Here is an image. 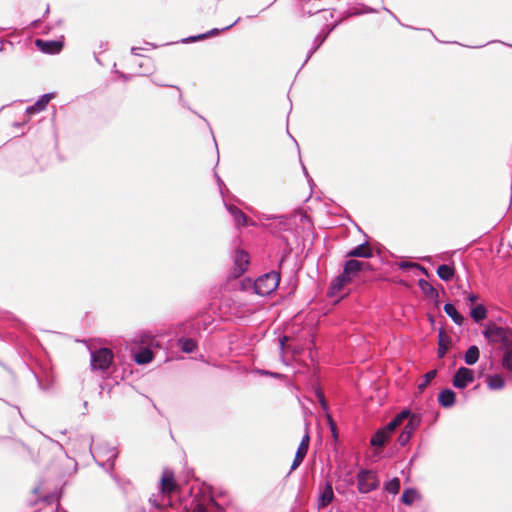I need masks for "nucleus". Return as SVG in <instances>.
Returning a JSON list of instances; mask_svg holds the SVG:
<instances>
[{"label":"nucleus","instance_id":"obj_1","mask_svg":"<svg viewBox=\"0 0 512 512\" xmlns=\"http://www.w3.org/2000/svg\"><path fill=\"white\" fill-rule=\"evenodd\" d=\"M368 266L367 263L355 259L348 260L344 265L343 273L340 274L332 283L334 289L340 290L348 284L358 273Z\"/></svg>","mask_w":512,"mask_h":512},{"label":"nucleus","instance_id":"obj_2","mask_svg":"<svg viewBox=\"0 0 512 512\" xmlns=\"http://www.w3.org/2000/svg\"><path fill=\"white\" fill-rule=\"evenodd\" d=\"M280 281V275L277 272H269L258 277L254 282V290L260 296H266L274 292Z\"/></svg>","mask_w":512,"mask_h":512},{"label":"nucleus","instance_id":"obj_3","mask_svg":"<svg viewBox=\"0 0 512 512\" xmlns=\"http://www.w3.org/2000/svg\"><path fill=\"white\" fill-rule=\"evenodd\" d=\"M483 335L491 342H500L504 349L512 346V331L510 329L491 325L484 330Z\"/></svg>","mask_w":512,"mask_h":512},{"label":"nucleus","instance_id":"obj_4","mask_svg":"<svg viewBox=\"0 0 512 512\" xmlns=\"http://www.w3.org/2000/svg\"><path fill=\"white\" fill-rule=\"evenodd\" d=\"M118 456V451L114 446L103 445L95 448L93 457L97 463L102 467H107L111 471L114 468L115 459Z\"/></svg>","mask_w":512,"mask_h":512},{"label":"nucleus","instance_id":"obj_5","mask_svg":"<svg viewBox=\"0 0 512 512\" xmlns=\"http://www.w3.org/2000/svg\"><path fill=\"white\" fill-rule=\"evenodd\" d=\"M357 487L362 494L376 490L379 487L376 473L367 469L360 470L357 474Z\"/></svg>","mask_w":512,"mask_h":512},{"label":"nucleus","instance_id":"obj_6","mask_svg":"<svg viewBox=\"0 0 512 512\" xmlns=\"http://www.w3.org/2000/svg\"><path fill=\"white\" fill-rule=\"evenodd\" d=\"M113 360V353L108 348H100L91 352V368L106 372Z\"/></svg>","mask_w":512,"mask_h":512},{"label":"nucleus","instance_id":"obj_7","mask_svg":"<svg viewBox=\"0 0 512 512\" xmlns=\"http://www.w3.org/2000/svg\"><path fill=\"white\" fill-rule=\"evenodd\" d=\"M474 381V372L466 367H460L454 374L452 384L455 388L464 389Z\"/></svg>","mask_w":512,"mask_h":512},{"label":"nucleus","instance_id":"obj_8","mask_svg":"<svg viewBox=\"0 0 512 512\" xmlns=\"http://www.w3.org/2000/svg\"><path fill=\"white\" fill-rule=\"evenodd\" d=\"M249 256L243 250H237L234 255V269L233 274L235 277L241 276L248 268Z\"/></svg>","mask_w":512,"mask_h":512},{"label":"nucleus","instance_id":"obj_9","mask_svg":"<svg viewBox=\"0 0 512 512\" xmlns=\"http://www.w3.org/2000/svg\"><path fill=\"white\" fill-rule=\"evenodd\" d=\"M334 499V491L332 484L330 482H326L325 485L321 488L318 500H317V508L323 509L327 507Z\"/></svg>","mask_w":512,"mask_h":512},{"label":"nucleus","instance_id":"obj_10","mask_svg":"<svg viewBox=\"0 0 512 512\" xmlns=\"http://www.w3.org/2000/svg\"><path fill=\"white\" fill-rule=\"evenodd\" d=\"M225 207L227 211L230 213V215L233 217L235 226L239 229L243 226H246L248 224L254 225V222L249 223L248 218L245 215V213L240 210L238 207L225 203Z\"/></svg>","mask_w":512,"mask_h":512},{"label":"nucleus","instance_id":"obj_11","mask_svg":"<svg viewBox=\"0 0 512 512\" xmlns=\"http://www.w3.org/2000/svg\"><path fill=\"white\" fill-rule=\"evenodd\" d=\"M35 44L42 52L48 54H57L63 48V43L61 41H45L37 39Z\"/></svg>","mask_w":512,"mask_h":512},{"label":"nucleus","instance_id":"obj_12","mask_svg":"<svg viewBox=\"0 0 512 512\" xmlns=\"http://www.w3.org/2000/svg\"><path fill=\"white\" fill-rule=\"evenodd\" d=\"M53 98L52 94L42 95L32 106L27 107L26 112L29 115L39 113L46 109L48 103Z\"/></svg>","mask_w":512,"mask_h":512},{"label":"nucleus","instance_id":"obj_13","mask_svg":"<svg viewBox=\"0 0 512 512\" xmlns=\"http://www.w3.org/2000/svg\"><path fill=\"white\" fill-rule=\"evenodd\" d=\"M456 401V394L451 389H444L438 394V403L443 408H451Z\"/></svg>","mask_w":512,"mask_h":512},{"label":"nucleus","instance_id":"obj_14","mask_svg":"<svg viewBox=\"0 0 512 512\" xmlns=\"http://www.w3.org/2000/svg\"><path fill=\"white\" fill-rule=\"evenodd\" d=\"M371 256L372 250L367 242L358 245L347 253V257L370 258Z\"/></svg>","mask_w":512,"mask_h":512},{"label":"nucleus","instance_id":"obj_15","mask_svg":"<svg viewBox=\"0 0 512 512\" xmlns=\"http://www.w3.org/2000/svg\"><path fill=\"white\" fill-rule=\"evenodd\" d=\"M444 311L456 325L462 326L464 324L465 318L463 317L462 314L458 312V310L452 303H446L444 305Z\"/></svg>","mask_w":512,"mask_h":512},{"label":"nucleus","instance_id":"obj_16","mask_svg":"<svg viewBox=\"0 0 512 512\" xmlns=\"http://www.w3.org/2000/svg\"><path fill=\"white\" fill-rule=\"evenodd\" d=\"M176 488V483L172 473L165 472L161 478L162 493L171 494Z\"/></svg>","mask_w":512,"mask_h":512},{"label":"nucleus","instance_id":"obj_17","mask_svg":"<svg viewBox=\"0 0 512 512\" xmlns=\"http://www.w3.org/2000/svg\"><path fill=\"white\" fill-rule=\"evenodd\" d=\"M410 416V410L405 409L402 410L397 416L392 419L387 426L384 428L387 430L388 434L390 435L391 432H393L405 419Z\"/></svg>","mask_w":512,"mask_h":512},{"label":"nucleus","instance_id":"obj_18","mask_svg":"<svg viewBox=\"0 0 512 512\" xmlns=\"http://www.w3.org/2000/svg\"><path fill=\"white\" fill-rule=\"evenodd\" d=\"M407 419L408 423L404 427V431L409 432V434L412 435L421 425L422 418L420 414L410 412V416H408Z\"/></svg>","mask_w":512,"mask_h":512},{"label":"nucleus","instance_id":"obj_19","mask_svg":"<svg viewBox=\"0 0 512 512\" xmlns=\"http://www.w3.org/2000/svg\"><path fill=\"white\" fill-rule=\"evenodd\" d=\"M487 386L490 390H501L505 387V381L498 374L488 375L486 378Z\"/></svg>","mask_w":512,"mask_h":512},{"label":"nucleus","instance_id":"obj_20","mask_svg":"<svg viewBox=\"0 0 512 512\" xmlns=\"http://www.w3.org/2000/svg\"><path fill=\"white\" fill-rule=\"evenodd\" d=\"M389 438V434L386 429H379L371 438L370 443L374 447H382Z\"/></svg>","mask_w":512,"mask_h":512},{"label":"nucleus","instance_id":"obj_21","mask_svg":"<svg viewBox=\"0 0 512 512\" xmlns=\"http://www.w3.org/2000/svg\"><path fill=\"white\" fill-rule=\"evenodd\" d=\"M487 309L483 304H478L471 308L470 316L476 322L479 323L487 318Z\"/></svg>","mask_w":512,"mask_h":512},{"label":"nucleus","instance_id":"obj_22","mask_svg":"<svg viewBox=\"0 0 512 512\" xmlns=\"http://www.w3.org/2000/svg\"><path fill=\"white\" fill-rule=\"evenodd\" d=\"M454 274V268L449 265L442 264L437 268V275L443 281H450L454 277Z\"/></svg>","mask_w":512,"mask_h":512},{"label":"nucleus","instance_id":"obj_23","mask_svg":"<svg viewBox=\"0 0 512 512\" xmlns=\"http://www.w3.org/2000/svg\"><path fill=\"white\" fill-rule=\"evenodd\" d=\"M479 348L475 345L470 346L464 355V361L467 365H474L479 359Z\"/></svg>","mask_w":512,"mask_h":512},{"label":"nucleus","instance_id":"obj_24","mask_svg":"<svg viewBox=\"0 0 512 512\" xmlns=\"http://www.w3.org/2000/svg\"><path fill=\"white\" fill-rule=\"evenodd\" d=\"M419 498H420V495L417 492V490H415L413 488H407L402 493L401 501L405 505H412Z\"/></svg>","mask_w":512,"mask_h":512},{"label":"nucleus","instance_id":"obj_25","mask_svg":"<svg viewBox=\"0 0 512 512\" xmlns=\"http://www.w3.org/2000/svg\"><path fill=\"white\" fill-rule=\"evenodd\" d=\"M197 5L202 13H215L217 9L216 0H198Z\"/></svg>","mask_w":512,"mask_h":512},{"label":"nucleus","instance_id":"obj_26","mask_svg":"<svg viewBox=\"0 0 512 512\" xmlns=\"http://www.w3.org/2000/svg\"><path fill=\"white\" fill-rule=\"evenodd\" d=\"M219 31H220L219 29L214 28V29L209 30L206 33H202V34H199V35H196V36H191V37H188L186 39H183L182 42L189 43V42H196V41H199V40H203V39H206L208 37L217 35L219 33Z\"/></svg>","mask_w":512,"mask_h":512},{"label":"nucleus","instance_id":"obj_27","mask_svg":"<svg viewBox=\"0 0 512 512\" xmlns=\"http://www.w3.org/2000/svg\"><path fill=\"white\" fill-rule=\"evenodd\" d=\"M153 359V353L149 349H144L135 355V361L138 364H147Z\"/></svg>","mask_w":512,"mask_h":512},{"label":"nucleus","instance_id":"obj_28","mask_svg":"<svg viewBox=\"0 0 512 512\" xmlns=\"http://www.w3.org/2000/svg\"><path fill=\"white\" fill-rule=\"evenodd\" d=\"M419 286H420L421 290L429 297H431V298L438 297V291L426 280L421 279L419 281Z\"/></svg>","mask_w":512,"mask_h":512},{"label":"nucleus","instance_id":"obj_29","mask_svg":"<svg viewBox=\"0 0 512 512\" xmlns=\"http://www.w3.org/2000/svg\"><path fill=\"white\" fill-rule=\"evenodd\" d=\"M179 346L183 352L191 353L196 348V342L191 338H181L179 339Z\"/></svg>","mask_w":512,"mask_h":512},{"label":"nucleus","instance_id":"obj_30","mask_svg":"<svg viewBox=\"0 0 512 512\" xmlns=\"http://www.w3.org/2000/svg\"><path fill=\"white\" fill-rule=\"evenodd\" d=\"M502 366L512 372V346L505 348L503 358H502Z\"/></svg>","mask_w":512,"mask_h":512},{"label":"nucleus","instance_id":"obj_31","mask_svg":"<svg viewBox=\"0 0 512 512\" xmlns=\"http://www.w3.org/2000/svg\"><path fill=\"white\" fill-rule=\"evenodd\" d=\"M437 371L436 370H430L428 371L424 377L423 381L418 384V390L419 392H423L425 388L429 385V383L436 377Z\"/></svg>","mask_w":512,"mask_h":512},{"label":"nucleus","instance_id":"obj_32","mask_svg":"<svg viewBox=\"0 0 512 512\" xmlns=\"http://www.w3.org/2000/svg\"><path fill=\"white\" fill-rule=\"evenodd\" d=\"M336 25H333L331 26L330 28L327 29V31H322L321 33H319L315 39H314V42H313V45L315 46V49H319L320 46L324 43V41L326 40V38L328 37V35L331 33V31L335 28Z\"/></svg>","mask_w":512,"mask_h":512},{"label":"nucleus","instance_id":"obj_33","mask_svg":"<svg viewBox=\"0 0 512 512\" xmlns=\"http://www.w3.org/2000/svg\"><path fill=\"white\" fill-rule=\"evenodd\" d=\"M385 490L392 494H397L400 490V480L394 478L385 484Z\"/></svg>","mask_w":512,"mask_h":512},{"label":"nucleus","instance_id":"obj_34","mask_svg":"<svg viewBox=\"0 0 512 512\" xmlns=\"http://www.w3.org/2000/svg\"><path fill=\"white\" fill-rule=\"evenodd\" d=\"M309 441H310L309 434L306 433L303 436V438H302V440H301V442H300L296 452H299V453H302V454L306 455L307 451H308V448H309Z\"/></svg>","mask_w":512,"mask_h":512},{"label":"nucleus","instance_id":"obj_35","mask_svg":"<svg viewBox=\"0 0 512 512\" xmlns=\"http://www.w3.org/2000/svg\"><path fill=\"white\" fill-rule=\"evenodd\" d=\"M305 456L306 455H304L302 453L296 452L290 471L297 469L300 466V464L302 463V461L304 460Z\"/></svg>","mask_w":512,"mask_h":512},{"label":"nucleus","instance_id":"obj_36","mask_svg":"<svg viewBox=\"0 0 512 512\" xmlns=\"http://www.w3.org/2000/svg\"><path fill=\"white\" fill-rule=\"evenodd\" d=\"M411 436L412 435L409 434V432H406V431L403 430L402 433L398 437L399 444L401 446H405L409 442Z\"/></svg>","mask_w":512,"mask_h":512},{"label":"nucleus","instance_id":"obj_37","mask_svg":"<svg viewBox=\"0 0 512 512\" xmlns=\"http://www.w3.org/2000/svg\"><path fill=\"white\" fill-rule=\"evenodd\" d=\"M316 396H317V398H318L322 408L324 410H327L328 409V405H327V402L325 400L324 394L321 391H317L316 392Z\"/></svg>","mask_w":512,"mask_h":512},{"label":"nucleus","instance_id":"obj_38","mask_svg":"<svg viewBox=\"0 0 512 512\" xmlns=\"http://www.w3.org/2000/svg\"><path fill=\"white\" fill-rule=\"evenodd\" d=\"M442 334H443L442 332H440V334H439L440 339H439L438 354L440 357H443L447 351V347L445 345H443V343H442Z\"/></svg>","mask_w":512,"mask_h":512},{"label":"nucleus","instance_id":"obj_39","mask_svg":"<svg viewBox=\"0 0 512 512\" xmlns=\"http://www.w3.org/2000/svg\"><path fill=\"white\" fill-rule=\"evenodd\" d=\"M466 294V301L470 303H474L479 299V296L475 293H465Z\"/></svg>","mask_w":512,"mask_h":512},{"label":"nucleus","instance_id":"obj_40","mask_svg":"<svg viewBox=\"0 0 512 512\" xmlns=\"http://www.w3.org/2000/svg\"><path fill=\"white\" fill-rule=\"evenodd\" d=\"M328 422H329L332 434L336 438L337 437L336 425H335V423L333 422V420H332V418L330 416H328Z\"/></svg>","mask_w":512,"mask_h":512},{"label":"nucleus","instance_id":"obj_41","mask_svg":"<svg viewBox=\"0 0 512 512\" xmlns=\"http://www.w3.org/2000/svg\"><path fill=\"white\" fill-rule=\"evenodd\" d=\"M144 50H146V48H143V47H132V48H131V53H132L133 55L139 56V55H141V53H140V52H141V51H144Z\"/></svg>","mask_w":512,"mask_h":512},{"label":"nucleus","instance_id":"obj_42","mask_svg":"<svg viewBox=\"0 0 512 512\" xmlns=\"http://www.w3.org/2000/svg\"><path fill=\"white\" fill-rule=\"evenodd\" d=\"M175 88H176L179 92H181L179 87H175ZM179 102H180V104H181L183 107L190 109V108H189V106H188V104L186 103V101L183 99L182 93H180V94H179Z\"/></svg>","mask_w":512,"mask_h":512},{"label":"nucleus","instance_id":"obj_43","mask_svg":"<svg viewBox=\"0 0 512 512\" xmlns=\"http://www.w3.org/2000/svg\"><path fill=\"white\" fill-rule=\"evenodd\" d=\"M318 49H315V46L313 45V47L308 51L307 53V56H306V59L304 61V64H306L308 62V60L311 58V56L317 51Z\"/></svg>","mask_w":512,"mask_h":512},{"label":"nucleus","instance_id":"obj_44","mask_svg":"<svg viewBox=\"0 0 512 512\" xmlns=\"http://www.w3.org/2000/svg\"><path fill=\"white\" fill-rule=\"evenodd\" d=\"M193 512H208V511H207V509L203 505L198 504L194 508Z\"/></svg>","mask_w":512,"mask_h":512},{"label":"nucleus","instance_id":"obj_45","mask_svg":"<svg viewBox=\"0 0 512 512\" xmlns=\"http://www.w3.org/2000/svg\"><path fill=\"white\" fill-rule=\"evenodd\" d=\"M413 266H416V264H413L410 262H403L400 264V268H402V269H406V268L413 267Z\"/></svg>","mask_w":512,"mask_h":512},{"label":"nucleus","instance_id":"obj_46","mask_svg":"<svg viewBox=\"0 0 512 512\" xmlns=\"http://www.w3.org/2000/svg\"><path fill=\"white\" fill-rule=\"evenodd\" d=\"M152 82L154 84H156L157 86H161V87H168L169 86L168 84H165V83L161 82V80L153 79Z\"/></svg>","mask_w":512,"mask_h":512},{"label":"nucleus","instance_id":"obj_47","mask_svg":"<svg viewBox=\"0 0 512 512\" xmlns=\"http://www.w3.org/2000/svg\"><path fill=\"white\" fill-rule=\"evenodd\" d=\"M286 340H287V337H286V336H284V337L280 338V345H281V349H283V348H284V345H285V341H286Z\"/></svg>","mask_w":512,"mask_h":512},{"label":"nucleus","instance_id":"obj_48","mask_svg":"<svg viewBox=\"0 0 512 512\" xmlns=\"http://www.w3.org/2000/svg\"><path fill=\"white\" fill-rule=\"evenodd\" d=\"M240 20V18H238L234 23L226 26L225 28L222 29V31H225V30H228L229 28H231L232 26H234L238 21Z\"/></svg>","mask_w":512,"mask_h":512},{"label":"nucleus","instance_id":"obj_49","mask_svg":"<svg viewBox=\"0 0 512 512\" xmlns=\"http://www.w3.org/2000/svg\"><path fill=\"white\" fill-rule=\"evenodd\" d=\"M318 12H321V10H318ZM322 13L324 19H327V15L332 16V13H328L327 11H322Z\"/></svg>","mask_w":512,"mask_h":512},{"label":"nucleus","instance_id":"obj_50","mask_svg":"<svg viewBox=\"0 0 512 512\" xmlns=\"http://www.w3.org/2000/svg\"><path fill=\"white\" fill-rule=\"evenodd\" d=\"M262 373L263 374H267V375L269 374V375L274 376V377L278 376V374H276V373H269L268 371H263Z\"/></svg>","mask_w":512,"mask_h":512},{"label":"nucleus","instance_id":"obj_51","mask_svg":"<svg viewBox=\"0 0 512 512\" xmlns=\"http://www.w3.org/2000/svg\"><path fill=\"white\" fill-rule=\"evenodd\" d=\"M303 12H304V13H307L308 15H312V12H311L310 10H307V11H306V9H305V8H303Z\"/></svg>","mask_w":512,"mask_h":512},{"label":"nucleus","instance_id":"obj_52","mask_svg":"<svg viewBox=\"0 0 512 512\" xmlns=\"http://www.w3.org/2000/svg\"><path fill=\"white\" fill-rule=\"evenodd\" d=\"M217 180H218V183H219L220 187H221L222 185H224V183L222 182V180H221L219 177H217Z\"/></svg>","mask_w":512,"mask_h":512},{"label":"nucleus","instance_id":"obj_53","mask_svg":"<svg viewBox=\"0 0 512 512\" xmlns=\"http://www.w3.org/2000/svg\"><path fill=\"white\" fill-rule=\"evenodd\" d=\"M121 77H122L123 79H125V80L130 79V77H129V76H126V75H124V74H121Z\"/></svg>","mask_w":512,"mask_h":512},{"label":"nucleus","instance_id":"obj_54","mask_svg":"<svg viewBox=\"0 0 512 512\" xmlns=\"http://www.w3.org/2000/svg\"><path fill=\"white\" fill-rule=\"evenodd\" d=\"M90 451H92V440L89 443Z\"/></svg>","mask_w":512,"mask_h":512},{"label":"nucleus","instance_id":"obj_55","mask_svg":"<svg viewBox=\"0 0 512 512\" xmlns=\"http://www.w3.org/2000/svg\"><path fill=\"white\" fill-rule=\"evenodd\" d=\"M56 512H66L64 510H61L60 508H57V511Z\"/></svg>","mask_w":512,"mask_h":512},{"label":"nucleus","instance_id":"obj_56","mask_svg":"<svg viewBox=\"0 0 512 512\" xmlns=\"http://www.w3.org/2000/svg\"><path fill=\"white\" fill-rule=\"evenodd\" d=\"M393 18H396V15L394 13H390Z\"/></svg>","mask_w":512,"mask_h":512},{"label":"nucleus","instance_id":"obj_57","mask_svg":"<svg viewBox=\"0 0 512 512\" xmlns=\"http://www.w3.org/2000/svg\"><path fill=\"white\" fill-rule=\"evenodd\" d=\"M393 18H396V15L394 13H390Z\"/></svg>","mask_w":512,"mask_h":512},{"label":"nucleus","instance_id":"obj_58","mask_svg":"<svg viewBox=\"0 0 512 512\" xmlns=\"http://www.w3.org/2000/svg\"><path fill=\"white\" fill-rule=\"evenodd\" d=\"M393 18H396V15L394 13H390Z\"/></svg>","mask_w":512,"mask_h":512},{"label":"nucleus","instance_id":"obj_59","mask_svg":"<svg viewBox=\"0 0 512 512\" xmlns=\"http://www.w3.org/2000/svg\"><path fill=\"white\" fill-rule=\"evenodd\" d=\"M146 45H150V43H149V42H146ZM151 46H152L153 48H155V47H156V46H153L152 44H151Z\"/></svg>","mask_w":512,"mask_h":512},{"label":"nucleus","instance_id":"obj_60","mask_svg":"<svg viewBox=\"0 0 512 512\" xmlns=\"http://www.w3.org/2000/svg\"><path fill=\"white\" fill-rule=\"evenodd\" d=\"M483 45L474 46V48H481Z\"/></svg>","mask_w":512,"mask_h":512}]
</instances>
